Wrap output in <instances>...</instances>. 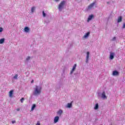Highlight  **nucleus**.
Here are the masks:
<instances>
[{
    "label": "nucleus",
    "mask_w": 125,
    "mask_h": 125,
    "mask_svg": "<svg viewBox=\"0 0 125 125\" xmlns=\"http://www.w3.org/2000/svg\"><path fill=\"white\" fill-rule=\"evenodd\" d=\"M41 92H42V86L37 85L34 88L33 95L38 96V95H40L41 94Z\"/></svg>",
    "instance_id": "1"
},
{
    "label": "nucleus",
    "mask_w": 125,
    "mask_h": 125,
    "mask_svg": "<svg viewBox=\"0 0 125 125\" xmlns=\"http://www.w3.org/2000/svg\"><path fill=\"white\" fill-rule=\"evenodd\" d=\"M66 3V2L65 0H62L60 2L58 7V9L59 11H62V10H63V8H64V6H65Z\"/></svg>",
    "instance_id": "2"
},
{
    "label": "nucleus",
    "mask_w": 125,
    "mask_h": 125,
    "mask_svg": "<svg viewBox=\"0 0 125 125\" xmlns=\"http://www.w3.org/2000/svg\"><path fill=\"white\" fill-rule=\"evenodd\" d=\"M98 97L99 98L101 97V98H102V99H107V96H106L105 92H103L102 93H98Z\"/></svg>",
    "instance_id": "3"
},
{
    "label": "nucleus",
    "mask_w": 125,
    "mask_h": 125,
    "mask_svg": "<svg viewBox=\"0 0 125 125\" xmlns=\"http://www.w3.org/2000/svg\"><path fill=\"white\" fill-rule=\"evenodd\" d=\"M95 5V2H93L91 3L86 8V10L88 11V10H91V9H93V7Z\"/></svg>",
    "instance_id": "4"
},
{
    "label": "nucleus",
    "mask_w": 125,
    "mask_h": 125,
    "mask_svg": "<svg viewBox=\"0 0 125 125\" xmlns=\"http://www.w3.org/2000/svg\"><path fill=\"white\" fill-rule=\"evenodd\" d=\"M119 74L120 73L117 70H114L112 72V76H113V77H117V76H119Z\"/></svg>",
    "instance_id": "5"
},
{
    "label": "nucleus",
    "mask_w": 125,
    "mask_h": 125,
    "mask_svg": "<svg viewBox=\"0 0 125 125\" xmlns=\"http://www.w3.org/2000/svg\"><path fill=\"white\" fill-rule=\"evenodd\" d=\"M76 67H77V64L75 63L73 66V68L71 71H70V75H72L74 73V72H75V70H76Z\"/></svg>",
    "instance_id": "6"
},
{
    "label": "nucleus",
    "mask_w": 125,
    "mask_h": 125,
    "mask_svg": "<svg viewBox=\"0 0 125 125\" xmlns=\"http://www.w3.org/2000/svg\"><path fill=\"white\" fill-rule=\"evenodd\" d=\"M114 56H115V53L110 52V56H109V59H110L111 60H113L114 59Z\"/></svg>",
    "instance_id": "7"
},
{
    "label": "nucleus",
    "mask_w": 125,
    "mask_h": 125,
    "mask_svg": "<svg viewBox=\"0 0 125 125\" xmlns=\"http://www.w3.org/2000/svg\"><path fill=\"white\" fill-rule=\"evenodd\" d=\"M59 121V116H56L54 119V124H56L58 123Z\"/></svg>",
    "instance_id": "8"
},
{
    "label": "nucleus",
    "mask_w": 125,
    "mask_h": 125,
    "mask_svg": "<svg viewBox=\"0 0 125 125\" xmlns=\"http://www.w3.org/2000/svg\"><path fill=\"white\" fill-rule=\"evenodd\" d=\"M24 31L25 32V33H30V28H29L28 27H25L24 28Z\"/></svg>",
    "instance_id": "9"
},
{
    "label": "nucleus",
    "mask_w": 125,
    "mask_h": 125,
    "mask_svg": "<svg viewBox=\"0 0 125 125\" xmlns=\"http://www.w3.org/2000/svg\"><path fill=\"white\" fill-rule=\"evenodd\" d=\"M89 35H90V32H87L83 37L84 39H87L88 37H89Z\"/></svg>",
    "instance_id": "10"
},
{
    "label": "nucleus",
    "mask_w": 125,
    "mask_h": 125,
    "mask_svg": "<svg viewBox=\"0 0 125 125\" xmlns=\"http://www.w3.org/2000/svg\"><path fill=\"white\" fill-rule=\"evenodd\" d=\"M89 59V52H87L86 58V63L88 62Z\"/></svg>",
    "instance_id": "11"
},
{
    "label": "nucleus",
    "mask_w": 125,
    "mask_h": 125,
    "mask_svg": "<svg viewBox=\"0 0 125 125\" xmlns=\"http://www.w3.org/2000/svg\"><path fill=\"white\" fill-rule=\"evenodd\" d=\"M13 92H14V90H11L9 92V97H12L13 95Z\"/></svg>",
    "instance_id": "12"
},
{
    "label": "nucleus",
    "mask_w": 125,
    "mask_h": 125,
    "mask_svg": "<svg viewBox=\"0 0 125 125\" xmlns=\"http://www.w3.org/2000/svg\"><path fill=\"white\" fill-rule=\"evenodd\" d=\"M123 20V17L122 16L119 17L117 19V23H121Z\"/></svg>",
    "instance_id": "13"
},
{
    "label": "nucleus",
    "mask_w": 125,
    "mask_h": 125,
    "mask_svg": "<svg viewBox=\"0 0 125 125\" xmlns=\"http://www.w3.org/2000/svg\"><path fill=\"white\" fill-rule=\"evenodd\" d=\"M57 114L58 116H61L62 114H63V110L60 109L57 112Z\"/></svg>",
    "instance_id": "14"
},
{
    "label": "nucleus",
    "mask_w": 125,
    "mask_h": 125,
    "mask_svg": "<svg viewBox=\"0 0 125 125\" xmlns=\"http://www.w3.org/2000/svg\"><path fill=\"white\" fill-rule=\"evenodd\" d=\"M92 18H93V15H91L90 16H89L88 18V20H87V22H89V21H90V20H91L92 19Z\"/></svg>",
    "instance_id": "15"
},
{
    "label": "nucleus",
    "mask_w": 125,
    "mask_h": 125,
    "mask_svg": "<svg viewBox=\"0 0 125 125\" xmlns=\"http://www.w3.org/2000/svg\"><path fill=\"white\" fill-rule=\"evenodd\" d=\"M35 10H36V7L33 6L31 8L30 11L31 13H34V12H35Z\"/></svg>",
    "instance_id": "16"
},
{
    "label": "nucleus",
    "mask_w": 125,
    "mask_h": 125,
    "mask_svg": "<svg viewBox=\"0 0 125 125\" xmlns=\"http://www.w3.org/2000/svg\"><path fill=\"white\" fill-rule=\"evenodd\" d=\"M13 80H18V74H16L13 77Z\"/></svg>",
    "instance_id": "17"
},
{
    "label": "nucleus",
    "mask_w": 125,
    "mask_h": 125,
    "mask_svg": "<svg viewBox=\"0 0 125 125\" xmlns=\"http://www.w3.org/2000/svg\"><path fill=\"white\" fill-rule=\"evenodd\" d=\"M66 108H71L72 107V103H68L66 105Z\"/></svg>",
    "instance_id": "18"
},
{
    "label": "nucleus",
    "mask_w": 125,
    "mask_h": 125,
    "mask_svg": "<svg viewBox=\"0 0 125 125\" xmlns=\"http://www.w3.org/2000/svg\"><path fill=\"white\" fill-rule=\"evenodd\" d=\"M99 108V105H98V104H96L94 107V109L95 110H97Z\"/></svg>",
    "instance_id": "19"
},
{
    "label": "nucleus",
    "mask_w": 125,
    "mask_h": 125,
    "mask_svg": "<svg viewBox=\"0 0 125 125\" xmlns=\"http://www.w3.org/2000/svg\"><path fill=\"white\" fill-rule=\"evenodd\" d=\"M36 107V105L35 104H33L31 107V111H34Z\"/></svg>",
    "instance_id": "20"
},
{
    "label": "nucleus",
    "mask_w": 125,
    "mask_h": 125,
    "mask_svg": "<svg viewBox=\"0 0 125 125\" xmlns=\"http://www.w3.org/2000/svg\"><path fill=\"white\" fill-rule=\"evenodd\" d=\"M4 38L1 39L0 40V44H1L4 42Z\"/></svg>",
    "instance_id": "21"
},
{
    "label": "nucleus",
    "mask_w": 125,
    "mask_h": 125,
    "mask_svg": "<svg viewBox=\"0 0 125 125\" xmlns=\"http://www.w3.org/2000/svg\"><path fill=\"white\" fill-rule=\"evenodd\" d=\"M42 13L43 17H45L46 16V14L44 13V11H43Z\"/></svg>",
    "instance_id": "22"
},
{
    "label": "nucleus",
    "mask_w": 125,
    "mask_h": 125,
    "mask_svg": "<svg viewBox=\"0 0 125 125\" xmlns=\"http://www.w3.org/2000/svg\"><path fill=\"white\" fill-rule=\"evenodd\" d=\"M117 40V38L116 37H113L111 41H112L113 42H114L115 41H116Z\"/></svg>",
    "instance_id": "23"
},
{
    "label": "nucleus",
    "mask_w": 125,
    "mask_h": 125,
    "mask_svg": "<svg viewBox=\"0 0 125 125\" xmlns=\"http://www.w3.org/2000/svg\"><path fill=\"white\" fill-rule=\"evenodd\" d=\"M3 31V28H2V27H0V33H2Z\"/></svg>",
    "instance_id": "24"
},
{
    "label": "nucleus",
    "mask_w": 125,
    "mask_h": 125,
    "mask_svg": "<svg viewBox=\"0 0 125 125\" xmlns=\"http://www.w3.org/2000/svg\"><path fill=\"white\" fill-rule=\"evenodd\" d=\"M24 98H22L21 99V103H23V102H24Z\"/></svg>",
    "instance_id": "25"
},
{
    "label": "nucleus",
    "mask_w": 125,
    "mask_h": 125,
    "mask_svg": "<svg viewBox=\"0 0 125 125\" xmlns=\"http://www.w3.org/2000/svg\"><path fill=\"white\" fill-rule=\"evenodd\" d=\"M29 60H30V57H27L26 58V61H29Z\"/></svg>",
    "instance_id": "26"
},
{
    "label": "nucleus",
    "mask_w": 125,
    "mask_h": 125,
    "mask_svg": "<svg viewBox=\"0 0 125 125\" xmlns=\"http://www.w3.org/2000/svg\"><path fill=\"white\" fill-rule=\"evenodd\" d=\"M123 29H125V23H123Z\"/></svg>",
    "instance_id": "27"
},
{
    "label": "nucleus",
    "mask_w": 125,
    "mask_h": 125,
    "mask_svg": "<svg viewBox=\"0 0 125 125\" xmlns=\"http://www.w3.org/2000/svg\"><path fill=\"white\" fill-rule=\"evenodd\" d=\"M36 125H41V123H40V122H37Z\"/></svg>",
    "instance_id": "28"
},
{
    "label": "nucleus",
    "mask_w": 125,
    "mask_h": 125,
    "mask_svg": "<svg viewBox=\"0 0 125 125\" xmlns=\"http://www.w3.org/2000/svg\"><path fill=\"white\" fill-rule=\"evenodd\" d=\"M17 111H18V112H19V111H20V109L19 108H17Z\"/></svg>",
    "instance_id": "29"
},
{
    "label": "nucleus",
    "mask_w": 125,
    "mask_h": 125,
    "mask_svg": "<svg viewBox=\"0 0 125 125\" xmlns=\"http://www.w3.org/2000/svg\"><path fill=\"white\" fill-rule=\"evenodd\" d=\"M12 124H15V121H12Z\"/></svg>",
    "instance_id": "30"
},
{
    "label": "nucleus",
    "mask_w": 125,
    "mask_h": 125,
    "mask_svg": "<svg viewBox=\"0 0 125 125\" xmlns=\"http://www.w3.org/2000/svg\"><path fill=\"white\" fill-rule=\"evenodd\" d=\"M34 83V80L31 81V83Z\"/></svg>",
    "instance_id": "31"
},
{
    "label": "nucleus",
    "mask_w": 125,
    "mask_h": 125,
    "mask_svg": "<svg viewBox=\"0 0 125 125\" xmlns=\"http://www.w3.org/2000/svg\"><path fill=\"white\" fill-rule=\"evenodd\" d=\"M58 0H55V1L57 2V1H58Z\"/></svg>",
    "instance_id": "32"
},
{
    "label": "nucleus",
    "mask_w": 125,
    "mask_h": 125,
    "mask_svg": "<svg viewBox=\"0 0 125 125\" xmlns=\"http://www.w3.org/2000/svg\"><path fill=\"white\" fill-rule=\"evenodd\" d=\"M107 3H108V4H109V3H110V2H107Z\"/></svg>",
    "instance_id": "33"
}]
</instances>
